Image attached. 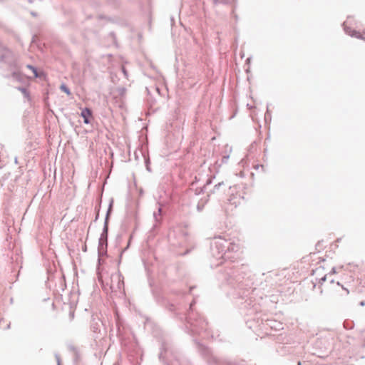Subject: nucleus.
Instances as JSON below:
<instances>
[{"label": "nucleus", "mask_w": 365, "mask_h": 365, "mask_svg": "<svg viewBox=\"0 0 365 365\" xmlns=\"http://www.w3.org/2000/svg\"><path fill=\"white\" fill-rule=\"evenodd\" d=\"M110 282H106V285L108 286L111 292L120 291L123 288L124 282L122 276L115 272L111 274L110 277Z\"/></svg>", "instance_id": "nucleus-1"}, {"label": "nucleus", "mask_w": 365, "mask_h": 365, "mask_svg": "<svg viewBox=\"0 0 365 365\" xmlns=\"http://www.w3.org/2000/svg\"><path fill=\"white\" fill-rule=\"evenodd\" d=\"M352 21H354V19L351 18H349L344 23V30L346 33L352 37H355L356 38H359L365 41V29L362 31V32L356 31L351 26L352 24Z\"/></svg>", "instance_id": "nucleus-2"}, {"label": "nucleus", "mask_w": 365, "mask_h": 365, "mask_svg": "<svg viewBox=\"0 0 365 365\" xmlns=\"http://www.w3.org/2000/svg\"><path fill=\"white\" fill-rule=\"evenodd\" d=\"M81 116L83 118V122L86 124L91 123L93 120L92 111L87 108L82 110Z\"/></svg>", "instance_id": "nucleus-3"}, {"label": "nucleus", "mask_w": 365, "mask_h": 365, "mask_svg": "<svg viewBox=\"0 0 365 365\" xmlns=\"http://www.w3.org/2000/svg\"><path fill=\"white\" fill-rule=\"evenodd\" d=\"M27 68L31 71V72L33 73V76L34 78L41 77L43 75L42 71L38 72L36 68H35L34 67H33L29 65V66H27Z\"/></svg>", "instance_id": "nucleus-4"}, {"label": "nucleus", "mask_w": 365, "mask_h": 365, "mask_svg": "<svg viewBox=\"0 0 365 365\" xmlns=\"http://www.w3.org/2000/svg\"><path fill=\"white\" fill-rule=\"evenodd\" d=\"M347 277H348V275H344V280H345L346 283L350 282V281L348 280ZM349 277L351 278V276H349Z\"/></svg>", "instance_id": "nucleus-5"}, {"label": "nucleus", "mask_w": 365, "mask_h": 365, "mask_svg": "<svg viewBox=\"0 0 365 365\" xmlns=\"http://www.w3.org/2000/svg\"><path fill=\"white\" fill-rule=\"evenodd\" d=\"M322 280H325V276L322 278Z\"/></svg>", "instance_id": "nucleus-6"}]
</instances>
